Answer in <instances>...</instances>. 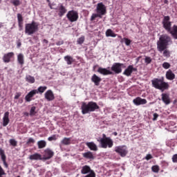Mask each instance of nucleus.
Returning <instances> with one entry per match:
<instances>
[{
    "instance_id": "nucleus-37",
    "label": "nucleus",
    "mask_w": 177,
    "mask_h": 177,
    "mask_svg": "<svg viewBox=\"0 0 177 177\" xmlns=\"http://www.w3.org/2000/svg\"><path fill=\"white\" fill-rule=\"evenodd\" d=\"M162 67L163 68H165V70H168V68H169L171 67V64H169V62H164L162 64Z\"/></svg>"
},
{
    "instance_id": "nucleus-2",
    "label": "nucleus",
    "mask_w": 177,
    "mask_h": 177,
    "mask_svg": "<svg viewBox=\"0 0 177 177\" xmlns=\"http://www.w3.org/2000/svg\"><path fill=\"white\" fill-rule=\"evenodd\" d=\"M151 84L155 89H158L161 92L169 89V84L165 82L164 77L160 78H154L151 80Z\"/></svg>"
},
{
    "instance_id": "nucleus-36",
    "label": "nucleus",
    "mask_w": 177,
    "mask_h": 177,
    "mask_svg": "<svg viewBox=\"0 0 177 177\" xmlns=\"http://www.w3.org/2000/svg\"><path fill=\"white\" fill-rule=\"evenodd\" d=\"M151 169L153 172H155V174H158V172H160V166L153 165L152 166Z\"/></svg>"
},
{
    "instance_id": "nucleus-49",
    "label": "nucleus",
    "mask_w": 177,
    "mask_h": 177,
    "mask_svg": "<svg viewBox=\"0 0 177 177\" xmlns=\"http://www.w3.org/2000/svg\"><path fill=\"white\" fill-rule=\"evenodd\" d=\"M151 158H153V156H151V154H147L145 156V160H147V161H149V160H151Z\"/></svg>"
},
{
    "instance_id": "nucleus-35",
    "label": "nucleus",
    "mask_w": 177,
    "mask_h": 177,
    "mask_svg": "<svg viewBox=\"0 0 177 177\" xmlns=\"http://www.w3.org/2000/svg\"><path fill=\"white\" fill-rule=\"evenodd\" d=\"M46 89H48V87L46 86H41L39 87H38L37 90H36L37 91V93H44V92H45V91H46Z\"/></svg>"
},
{
    "instance_id": "nucleus-20",
    "label": "nucleus",
    "mask_w": 177,
    "mask_h": 177,
    "mask_svg": "<svg viewBox=\"0 0 177 177\" xmlns=\"http://www.w3.org/2000/svg\"><path fill=\"white\" fill-rule=\"evenodd\" d=\"M0 156L4 167L8 168L9 165H8V162H6V155L5 154V150H3L2 148H0Z\"/></svg>"
},
{
    "instance_id": "nucleus-46",
    "label": "nucleus",
    "mask_w": 177,
    "mask_h": 177,
    "mask_svg": "<svg viewBox=\"0 0 177 177\" xmlns=\"http://www.w3.org/2000/svg\"><path fill=\"white\" fill-rule=\"evenodd\" d=\"M172 162L177 164V153L173 155L171 158Z\"/></svg>"
},
{
    "instance_id": "nucleus-44",
    "label": "nucleus",
    "mask_w": 177,
    "mask_h": 177,
    "mask_svg": "<svg viewBox=\"0 0 177 177\" xmlns=\"http://www.w3.org/2000/svg\"><path fill=\"white\" fill-rule=\"evenodd\" d=\"M123 39L125 42V45H127V46H129V45H131V42H132V41H131V39H129L128 38H125V37Z\"/></svg>"
},
{
    "instance_id": "nucleus-47",
    "label": "nucleus",
    "mask_w": 177,
    "mask_h": 177,
    "mask_svg": "<svg viewBox=\"0 0 177 177\" xmlns=\"http://www.w3.org/2000/svg\"><path fill=\"white\" fill-rule=\"evenodd\" d=\"M31 143H35V140H33L32 138H30L27 142V145H30Z\"/></svg>"
},
{
    "instance_id": "nucleus-61",
    "label": "nucleus",
    "mask_w": 177,
    "mask_h": 177,
    "mask_svg": "<svg viewBox=\"0 0 177 177\" xmlns=\"http://www.w3.org/2000/svg\"><path fill=\"white\" fill-rule=\"evenodd\" d=\"M48 1V2H49V0H47Z\"/></svg>"
},
{
    "instance_id": "nucleus-17",
    "label": "nucleus",
    "mask_w": 177,
    "mask_h": 177,
    "mask_svg": "<svg viewBox=\"0 0 177 177\" xmlns=\"http://www.w3.org/2000/svg\"><path fill=\"white\" fill-rule=\"evenodd\" d=\"M97 73H99V74H101L102 75H113V72L111 71L110 70H108L106 68H102L100 67L97 69Z\"/></svg>"
},
{
    "instance_id": "nucleus-45",
    "label": "nucleus",
    "mask_w": 177,
    "mask_h": 177,
    "mask_svg": "<svg viewBox=\"0 0 177 177\" xmlns=\"http://www.w3.org/2000/svg\"><path fill=\"white\" fill-rule=\"evenodd\" d=\"M3 175H6V173H5V170H3L2 167L0 166V177L3 176Z\"/></svg>"
},
{
    "instance_id": "nucleus-33",
    "label": "nucleus",
    "mask_w": 177,
    "mask_h": 177,
    "mask_svg": "<svg viewBox=\"0 0 177 177\" xmlns=\"http://www.w3.org/2000/svg\"><path fill=\"white\" fill-rule=\"evenodd\" d=\"M25 80L29 84H34L35 82V78L30 75H26Z\"/></svg>"
},
{
    "instance_id": "nucleus-50",
    "label": "nucleus",
    "mask_w": 177,
    "mask_h": 177,
    "mask_svg": "<svg viewBox=\"0 0 177 177\" xmlns=\"http://www.w3.org/2000/svg\"><path fill=\"white\" fill-rule=\"evenodd\" d=\"M48 140H49L50 142H52V140H56V136L54 135L53 136H50L48 138Z\"/></svg>"
},
{
    "instance_id": "nucleus-21",
    "label": "nucleus",
    "mask_w": 177,
    "mask_h": 177,
    "mask_svg": "<svg viewBox=\"0 0 177 177\" xmlns=\"http://www.w3.org/2000/svg\"><path fill=\"white\" fill-rule=\"evenodd\" d=\"M91 81L95 85V86H99L100 85V82H102V78L97 76L96 74H94L91 77Z\"/></svg>"
},
{
    "instance_id": "nucleus-32",
    "label": "nucleus",
    "mask_w": 177,
    "mask_h": 177,
    "mask_svg": "<svg viewBox=\"0 0 177 177\" xmlns=\"http://www.w3.org/2000/svg\"><path fill=\"white\" fill-rule=\"evenodd\" d=\"M106 37H112V38H115L117 34L114 33L111 29H108L106 31Z\"/></svg>"
},
{
    "instance_id": "nucleus-4",
    "label": "nucleus",
    "mask_w": 177,
    "mask_h": 177,
    "mask_svg": "<svg viewBox=\"0 0 177 177\" xmlns=\"http://www.w3.org/2000/svg\"><path fill=\"white\" fill-rule=\"evenodd\" d=\"M95 13L92 14L91 17V21H93L94 20L96 19V18L99 17L100 19H102L106 13H107V10L106 8V6L103 4V3H98L97 4V7L95 9Z\"/></svg>"
},
{
    "instance_id": "nucleus-11",
    "label": "nucleus",
    "mask_w": 177,
    "mask_h": 177,
    "mask_svg": "<svg viewBox=\"0 0 177 177\" xmlns=\"http://www.w3.org/2000/svg\"><path fill=\"white\" fill-rule=\"evenodd\" d=\"M123 66H124V64L115 62L111 67V71H113L115 74H121V73H122Z\"/></svg>"
},
{
    "instance_id": "nucleus-6",
    "label": "nucleus",
    "mask_w": 177,
    "mask_h": 177,
    "mask_svg": "<svg viewBox=\"0 0 177 177\" xmlns=\"http://www.w3.org/2000/svg\"><path fill=\"white\" fill-rule=\"evenodd\" d=\"M99 142L102 149H107V147L111 149L114 145L113 140H111V138L109 137H106V134H102V138H101Z\"/></svg>"
},
{
    "instance_id": "nucleus-52",
    "label": "nucleus",
    "mask_w": 177,
    "mask_h": 177,
    "mask_svg": "<svg viewBox=\"0 0 177 177\" xmlns=\"http://www.w3.org/2000/svg\"><path fill=\"white\" fill-rule=\"evenodd\" d=\"M18 26L19 28V31H21L23 30V22L18 23Z\"/></svg>"
},
{
    "instance_id": "nucleus-24",
    "label": "nucleus",
    "mask_w": 177,
    "mask_h": 177,
    "mask_svg": "<svg viewBox=\"0 0 177 177\" xmlns=\"http://www.w3.org/2000/svg\"><path fill=\"white\" fill-rule=\"evenodd\" d=\"M162 100L165 104L168 105L171 103V99L169 98V95L167 93H162Z\"/></svg>"
},
{
    "instance_id": "nucleus-5",
    "label": "nucleus",
    "mask_w": 177,
    "mask_h": 177,
    "mask_svg": "<svg viewBox=\"0 0 177 177\" xmlns=\"http://www.w3.org/2000/svg\"><path fill=\"white\" fill-rule=\"evenodd\" d=\"M37 31H38V24L35 21H32V23L25 25V34L32 35Z\"/></svg>"
},
{
    "instance_id": "nucleus-8",
    "label": "nucleus",
    "mask_w": 177,
    "mask_h": 177,
    "mask_svg": "<svg viewBox=\"0 0 177 177\" xmlns=\"http://www.w3.org/2000/svg\"><path fill=\"white\" fill-rule=\"evenodd\" d=\"M115 151L120 157H126L127 154H128V147L126 145L118 146L115 147Z\"/></svg>"
},
{
    "instance_id": "nucleus-55",
    "label": "nucleus",
    "mask_w": 177,
    "mask_h": 177,
    "mask_svg": "<svg viewBox=\"0 0 177 177\" xmlns=\"http://www.w3.org/2000/svg\"><path fill=\"white\" fill-rule=\"evenodd\" d=\"M43 42H44V44H48L49 41L46 39H44Z\"/></svg>"
},
{
    "instance_id": "nucleus-1",
    "label": "nucleus",
    "mask_w": 177,
    "mask_h": 177,
    "mask_svg": "<svg viewBox=\"0 0 177 177\" xmlns=\"http://www.w3.org/2000/svg\"><path fill=\"white\" fill-rule=\"evenodd\" d=\"M169 42H171V39L167 35H162L157 41V50L160 53H162L164 57H171V52L167 49Z\"/></svg>"
},
{
    "instance_id": "nucleus-43",
    "label": "nucleus",
    "mask_w": 177,
    "mask_h": 177,
    "mask_svg": "<svg viewBox=\"0 0 177 177\" xmlns=\"http://www.w3.org/2000/svg\"><path fill=\"white\" fill-rule=\"evenodd\" d=\"M17 20H18V23H23L24 19H23V15H21V14L20 13L17 14Z\"/></svg>"
},
{
    "instance_id": "nucleus-57",
    "label": "nucleus",
    "mask_w": 177,
    "mask_h": 177,
    "mask_svg": "<svg viewBox=\"0 0 177 177\" xmlns=\"http://www.w3.org/2000/svg\"><path fill=\"white\" fill-rule=\"evenodd\" d=\"M96 67H97V65H95V66L93 67V71H95V70Z\"/></svg>"
},
{
    "instance_id": "nucleus-13",
    "label": "nucleus",
    "mask_w": 177,
    "mask_h": 177,
    "mask_svg": "<svg viewBox=\"0 0 177 177\" xmlns=\"http://www.w3.org/2000/svg\"><path fill=\"white\" fill-rule=\"evenodd\" d=\"M133 71H138V68H133V66L130 65L124 70L123 74L124 75H127V77H131Z\"/></svg>"
},
{
    "instance_id": "nucleus-28",
    "label": "nucleus",
    "mask_w": 177,
    "mask_h": 177,
    "mask_svg": "<svg viewBox=\"0 0 177 177\" xmlns=\"http://www.w3.org/2000/svg\"><path fill=\"white\" fill-rule=\"evenodd\" d=\"M29 160H42V156H41V154H39L38 153H35L29 156Z\"/></svg>"
},
{
    "instance_id": "nucleus-38",
    "label": "nucleus",
    "mask_w": 177,
    "mask_h": 177,
    "mask_svg": "<svg viewBox=\"0 0 177 177\" xmlns=\"http://www.w3.org/2000/svg\"><path fill=\"white\" fill-rule=\"evenodd\" d=\"M37 107L32 106L30 111V115H35V114H37V111H35Z\"/></svg>"
},
{
    "instance_id": "nucleus-10",
    "label": "nucleus",
    "mask_w": 177,
    "mask_h": 177,
    "mask_svg": "<svg viewBox=\"0 0 177 177\" xmlns=\"http://www.w3.org/2000/svg\"><path fill=\"white\" fill-rule=\"evenodd\" d=\"M171 20V17L169 16H165L162 22V24L163 26V28L166 31L169 32L172 29L171 26H172L171 23L169 21Z\"/></svg>"
},
{
    "instance_id": "nucleus-51",
    "label": "nucleus",
    "mask_w": 177,
    "mask_h": 177,
    "mask_svg": "<svg viewBox=\"0 0 177 177\" xmlns=\"http://www.w3.org/2000/svg\"><path fill=\"white\" fill-rule=\"evenodd\" d=\"M20 96H21V93H17L15 96V99L17 100V99H19V97H20Z\"/></svg>"
},
{
    "instance_id": "nucleus-19",
    "label": "nucleus",
    "mask_w": 177,
    "mask_h": 177,
    "mask_svg": "<svg viewBox=\"0 0 177 177\" xmlns=\"http://www.w3.org/2000/svg\"><path fill=\"white\" fill-rule=\"evenodd\" d=\"M133 102L136 106H140L141 104H146L147 103V100L140 97H138L133 100Z\"/></svg>"
},
{
    "instance_id": "nucleus-42",
    "label": "nucleus",
    "mask_w": 177,
    "mask_h": 177,
    "mask_svg": "<svg viewBox=\"0 0 177 177\" xmlns=\"http://www.w3.org/2000/svg\"><path fill=\"white\" fill-rule=\"evenodd\" d=\"M152 60L153 59L150 57L146 56L145 58V62L146 64H150V63H151Z\"/></svg>"
},
{
    "instance_id": "nucleus-14",
    "label": "nucleus",
    "mask_w": 177,
    "mask_h": 177,
    "mask_svg": "<svg viewBox=\"0 0 177 177\" xmlns=\"http://www.w3.org/2000/svg\"><path fill=\"white\" fill-rule=\"evenodd\" d=\"M15 57V53L13 52H10V53H8L3 55V62L4 63H10V60L12 59V57Z\"/></svg>"
},
{
    "instance_id": "nucleus-22",
    "label": "nucleus",
    "mask_w": 177,
    "mask_h": 177,
    "mask_svg": "<svg viewBox=\"0 0 177 177\" xmlns=\"http://www.w3.org/2000/svg\"><path fill=\"white\" fill-rule=\"evenodd\" d=\"M9 122H10L9 120V111H7L4 113L3 117V127H8Z\"/></svg>"
},
{
    "instance_id": "nucleus-34",
    "label": "nucleus",
    "mask_w": 177,
    "mask_h": 177,
    "mask_svg": "<svg viewBox=\"0 0 177 177\" xmlns=\"http://www.w3.org/2000/svg\"><path fill=\"white\" fill-rule=\"evenodd\" d=\"M38 149H44L46 147V142L45 140H40L37 142Z\"/></svg>"
},
{
    "instance_id": "nucleus-23",
    "label": "nucleus",
    "mask_w": 177,
    "mask_h": 177,
    "mask_svg": "<svg viewBox=\"0 0 177 177\" xmlns=\"http://www.w3.org/2000/svg\"><path fill=\"white\" fill-rule=\"evenodd\" d=\"M166 78L169 81H174V80H175V73H174V72H172V70L169 69L166 72Z\"/></svg>"
},
{
    "instance_id": "nucleus-40",
    "label": "nucleus",
    "mask_w": 177,
    "mask_h": 177,
    "mask_svg": "<svg viewBox=\"0 0 177 177\" xmlns=\"http://www.w3.org/2000/svg\"><path fill=\"white\" fill-rule=\"evenodd\" d=\"M9 142L11 146H13L14 147H16V146H17V141H16V140L10 139Z\"/></svg>"
},
{
    "instance_id": "nucleus-7",
    "label": "nucleus",
    "mask_w": 177,
    "mask_h": 177,
    "mask_svg": "<svg viewBox=\"0 0 177 177\" xmlns=\"http://www.w3.org/2000/svg\"><path fill=\"white\" fill-rule=\"evenodd\" d=\"M81 174L86 175L84 177H96V174L93 170L91 169V167L88 165H84L82 167Z\"/></svg>"
},
{
    "instance_id": "nucleus-9",
    "label": "nucleus",
    "mask_w": 177,
    "mask_h": 177,
    "mask_svg": "<svg viewBox=\"0 0 177 177\" xmlns=\"http://www.w3.org/2000/svg\"><path fill=\"white\" fill-rule=\"evenodd\" d=\"M66 17L71 23H74V21H77L78 20V12L74 10H70L66 14Z\"/></svg>"
},
{
    "instance_id": "nucleus-18",
    "label": "nucleus",
    "mask_w": 177,
    "mask_h": 177,
    "mask_svg": "<svg viewBox=\"0 0 177 177\" xmlns=\"http://www.w3.org/2000/svg\"><path fill=\"white\" fill-rule=\"evenodd\" d=\"M37 93H38V91H37V89H34L30 91L25 97L26 102H31L32 100L31 98L34 97V96H35Z\"/></svg>"
},
{
    "instance_id": "nucleus-60",
    "label": "nucleus",
    "mask_w": 177,
    "mask_h": 177,
    "mask_svg": "<svg viewBox=\"0 0 177 177\" xmlns=\"http://www.w3.org/2000/svg\"><path fill=\"white\" fill-rule=\"evenodd\" d=\"M1 2H2V0H0V3H1Z\"/></svg>"
},
{
    "instance_id": "nucleus-15",
    "label": "nucleus",
    "mask_w": 177,
    "mask_h": 177,
    "mask_svg": "<svg viewBox=\"0 0 177 177\" xmlns=\"http://www.w3.org/2000/svg\"><path fill=\"white\" fill-rule=\"evenodd\" d=\"M55 156V152L50 149H46L44 150V160H50L52 157Z\"/></svg>"
},
{
    "instance_id": "nucleus-59",
    "label": "nucleus",
    "mask_w": 177,
    "mask_h": 177,
    "mask_svg": "<svg viewBox=\"0 0 177 177\" xmlns=\"http://www.w3.org/2000/svg\"><path fill=\"white\" fill-rule=\"evenodd\" d=\"M2 27V24H0V28Z\"/></svg>"
},
{
    "instance_id": "nucleus-16",
    "label": "nucleus",
    "mask_w": 177,
    "mask_h": 177,
    "mask_svg": "<svg viewBox=\"0 0 177 177\" xmlns=\"http://www.w3.org/2000/svg\"><path fill=\"white\" fill-rule=\"evenodd\" d=\"M44 97L48 102H52V100H55V94L52 90H48L44 94Z\"/></svg>"
},
{
    "instance_id": "nucleus-53",
    "label": "nucleus",
    "mask_w": 177,
    "mask_h": 177,
    "mask_svg": "<svg viewBox=\"0 0 177 177\" xmlns=\"http://www.w3.org/2000/svg\"><path fill=\"white\" fill-rule=\"evenodd\" d=\"M63 44H64V41L63 40L62 41H59L56 43V45H57V46H60V45H63Z\"/></svg>"
},
{
    "instance_id": "nucleus-29",
    "label": "nucleus",
    "mask_w": 177,
    "mask_h": 177,
    "mask_svg": "<svg viewBox=\"0 0 177 177\" xmlns=\"http://www.w3.org/2000/svg\"><path fill=\"white\" fill-rule=\"evenodd\" d=\"M64 60L65 62H66V64L70 66L71 64H73V63H74V58H73L70 55H66L64 57Z\"/></svg>"
},
{
    "instance_id": "nucleus-26",
    "label": "nucleus",
    "mask_w": 177,
    "mask_h": 177,
    "mask_svg": "<svg viewBox=\"0 0 177 177\" xmlns=\"http://www.w3.org/2000/svg\"><path fill=\"white\" fill-rule=\"evenodd\" d=\"M174 38V39H177V26L174 25L170 31L169 32Z\"/></svg>"
},
{
    "instance_id": "nucleus-39",
    "label": "nucleus",
    "mask_w": 177,
    "mask_h": 177,
    "mask_svg": "<svg viewBox=\"0 0 177 177\" xmlns=\"http://www.w3.org/2000/svg\"><path fill=\"white\" fill-rule=\"evenodd\" d=\"M84 41H85V37H81L79 39H77V43L79 45H82V44H84Z\"/></svg>"
},
{
    "instance_id": "nucleus-30",
    "label": "nucleus",
    "mask_w": 177,
    "mask_h": 177,
    "mask_svg": "<svg viewBox=\"0 0 177 177\" xmlns=\"http://www.w3.org/2000/svg\"><path fill=\"white\" fill-rule=\"evenodd\" d=\"M61 143L64 146H69V145H71V138H64L63 140L61 141Z\"/></svg>"
},
{
    "instance_id": "nucleus-27",
    "label": "nucleus",
    "mask_w": 177,
    "mask_h": 177,
    "mask_svg": "<svg viewBox=\"0 0 177 177\" xmlns=\"http://www.w3.org/2000/svg\"><path fill=\"white\" fill-rule=\"evenodd\" d=\"M86 146L90 149V150H93V151H97V146L95 142H86Z\"/></svg>"
},
{
    "instance_id": "nucleus-31",
    "label": "nucleus",
    "mask_w": 177,
    "mask_h": 177,
    "mask_svg": "<svg viewBox=\"0 0 177 177\" xmlns=\"http://www.w3.org/2000/svg\"><path fill=\"white\" fill-rule=\"evenodd\" d=\"M17 62L21 66L24 64V55L23 54L20 53L17 55Z\"/></svg>"
},
{
    "instance_id": "nucleus-58",
    "label": "nucleus",
    "mask_w": 177,
    "mask_h": 177,
    "mask_svg": "<svg viewBox=\"0 0 177 177\" xmlns=\"http://www.w3.org/2000/svg\"><path fill=\"white\" fill-rule=\"evenodd\" d=\"M24 115H26L27 117H28L29 114H28V113L25 112V113H24Z\"/></svg>"
},
{
    "instance_id": "nucleus-48",
    "label": "nucleus",
    "mask_w": 177,
    "mask_h": 177,
    "mask_svg": "<svg viewBox=\"0 0 177 177\" xmlns=\"http://www.w3.org/2000/svg\"><path fill=\"white\" fill-rule=\"evenodd\" d=\"M159 115L157 113H153V121H157V119L158 118Z\"/></svg>"
},
{
    "instance_id": "nucleus-3",
    "label": "nucleus",
    "mask_w": 177,
    "mask_h": 177,
    "mask_svg": "<svg viewBox=\"0 0 177 177\" xmlns=\"http://www.w3.org/2000/svg\"><path fill=\"white\" fill-rule=\"evenodd\" d=\"M99 109H100V106L95 102L91 101L88 103L85 102H82V114H89V113H93V111H96Z\"/></svg>"
},
{
    "instance_id": "nucleus-41",
    "label": "nucleus",
    "mask_w": 177,
    "mask_h": 177,
    "mask_svg": "<svg viewBox=\"0 0 177 177\" xmlns=\"http://www.w3.org/2000/svg\"><path fill=\"white\" fill-rule=\"evenodd\" d=\"M11 3H12L14 6H19V5L21 4V3H20V0H12Z\"/></svg>"
},
{
    "instance_id": "nucleus-54",
    "label": "nucleus",
    "mask_w": 177,
    "mask_h": 177,
    "mask_svg": "<svg viewBox=\"0 0 177 177\" xmlns=\"http://www.w3.org/2000/svg\"><path fill=\"white\" fill-rule=\"evenodd\" d=\"M17 48H20L21 46V42L17 43Z\"/></svg>"
},
{
    "instance_id": "nucleus-12",
    "label": "nucleus",
    "mask_w": 177,
    "mask_h": 177,
    "mask_svg": "<svg viewBox=\"0 0 177 177\" xmlns=\"http://www.w3.org/2000/svg\"><path fill=\"white\" fill-rule=\"evenodd\" d=\"M56 10L58 12V16H59V17H63V16L67 13V8H66L62 3L58 5Z\"/></svg>"
},
{
    "instance_id": "nucleus-25",
    "label": "nucleus",
    "mask_w": 177,
    "mask_h": 177,
    "mask_svg": "<svg viewBox=\"0 0 177 177\" xmlns=\"http://www.w3.org/2000/svg\"><path fill=\"white\" fill-rule=\"evenodd\" d=\"M82 156L84 158H86V160H95V156L91 151L85 152L82 153Z\"/></svg>"
},
{
    "instance_id": "nucleus-56",
    "label": "nucleus",
    "mask_w": 177,
    "mask_h": 177,
    "mask_svg": "<svg viewBox=\"0 0 177 177\" xmlns=\"http://www.w3.org/2000/svg\"><path fill=\"white\" fill-rule=\"evenodd\" d=\"M113 135H114V136H117V135H118V133L115 131V132L113 133Z\"/></svg>"
}]
</instances>
